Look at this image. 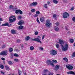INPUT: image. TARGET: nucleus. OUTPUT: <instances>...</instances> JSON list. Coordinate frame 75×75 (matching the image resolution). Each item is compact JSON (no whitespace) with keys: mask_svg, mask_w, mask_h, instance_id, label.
Returning a JSON list of instances; mask_svg holds the SVG:
<instances>
[{"mask_svg":"<svg viewBox=\"0 0 75 75\" xmlns=\"http://www.w3.org/2000/svg\"><path fill=\"white\" fill-rule=\"evenodd\" d=\"M56 16H57V15H56V14H55L53 15V17H55Z\"/></svg>","mask_w":75,"mask_h":75,"instance_id":"obj_54","label":"nucleus"},{"mask_svg":"<svg viewBox=\"0 0 75 75\" xmlns=\"http://www.w3.org/2000/svg\"><path fill=\"white\" fill-rule=\"evenodd\" d=\"M70 74L75 75V73L73 71H70Z\"/></svg>","mask_w":75,"mask_h":75,"instance_id":"obj_31","label":"nucleus"},{"mask_svg":"<svg viewBox=\"0 0 75 75\" xmlns=\"http://www.w3.org/2000/svg\"><path fill=\"white\" fill-rule=\"evenodd\" d=\"M15 17V16H10V17H9V18H13V17Z\"/></svg>","mask_w":75,"mask_h":75,"instance_id":"obj_52","label":"nucleus"},{"mask_svg":"<svg viewBox=\"0 0 75 75\" xmlns=\"http://www.w3.org/2000/svg\"><path fill=\"white\" fill-rule=\"evenodd\" d=\"M55 24L56 25H59V23H55Z\"/></svg>","mask_w":75,"mask_h":75,"instance_id":"obj_50","label":"nucleus"},{"mask_svg":"<svg viewBox=\"0 0 75 75\" xmlns=\"http://www.w3.org/2000/svg\"><path fill=\"white\" fill-rule=\"evenodd\" d=\"M12 7H13V6L12 5H10L9 6V8H11Z\"/></svg>","mask_w":75,"mask_h":75,"instance_id":"obj_58","label":"nucleus"},{"mask_svg":"<svg viewBox=\"0 0 75 75\" xmlns=\"http://www.w3.org/2000/svg\"><path fill=\"white\" fill-rule=\"evenodd\" d=\"M16 43H18V44H19L21 42V40L20 39H18L16 40Z\"/></svg>","mask_w":75,"mask_h":75,"instance_id":"obj_17","label":"nucleus"},{"mask_svg":"<svg viewBox=\"0 0 75 75\" xmlns=\"http://www.w3.org/2000/svg\"><path fill=\"white\" fill-rule=\"evenodd\" d=\"M11 33L12 34H15L16 33V30L14 29H12L11 30Z\"/></svg>","mask_w":75,"mask_h":75,"instance_id":"obj_12","label":"nucleus"},{"mask_svg":"<svg viewBox=\"0 0 75 75\" xmlns=\"http://www.w3.org/2000/svg\"><path fill=\"white\" fill-rule=\"evenodd\" d=\"M47 3L48 4H50V2L48 1L47 2Z\"/></svg>","mask_w":75,"mask_h":75,"instance_id":"obj_64","label":"nucleus"},{"mask_svg":"<svg viewBox=\"0 0 75 75\" xmlns=\"http://www.w3.org/2000/svg\"><path fill=\"white\" fill-rule=\"evenodd\" d=\"M48 75V74L47 73H45V74L44 73H43V75Z\"/></svg>","mask_w":75,"mask_h":75,"instance_id":"obj_60","label":"nucleus"},{"mask_svg":"<svg viewBox=\"0 0 75 75\" xmlns=\"http://www.w3.org/2000/svg\"><path fill=\"white\" fill-rule=\"evenodd\" d=\"M71 74V71H70L67 72L68 74Z\"/></svg>","mask_w":75,"mask_h":75,"instance_id":"obj_59","label":"nucleus"},{"mask_svg":"<svg viewBox=\"0 0 75 75\" xmlns=\"http://www.w3.org/2000/svg\"><path fill=\"white\" fill-rule=\"evenodd\" d=\"M19 13L20 14H23V12L21 10L19 11Z\"/></svg>","mask_w":75,"mask_h":75,"instance_id":"obj_45","label":"nucleus"},{"mask_svg":"<svg viewBox=\"0 0 75 75\" xmlns=\"http://www.w3.org/2000/svg\"><path fill=\"white\" fill-rule=\"evenodd\" d=\"M0 68L1 69H3L4 68V66L3 65L0 64Z\"/></svg>","mask_w":75,"mask_h":75,"instance_id":"obj_24","label":"nucleus"},{"mask_svg":"<svg viewBox=\"0 0 75 75\" xmlns=\"http://www.w3.org/2000/svg\"><path fill=\"white\" fill-rule=\"evenodd\" d=\"M39 50H44V48L42 47H39Z\"/></svg>","mask_w":75,"mask_h":75,"instance_id":"obj_44","label":"nucleus"},{"mask_svg":"<svg viewBox=\"0 0 75 75\" xmlns=\"http://www.w3.org/2000/svg\"><path fill=\"white\" fill-rule=\"evenodd\" d=\"M44 7L46 8H48V7L47 6V4H45V5H44Z\"/></svg>","mask_w":75,"mask_h":75,"instance_id":"obj_34","label":"nucleus"},{"mask_svg":"<svg viewBox=\"0 0 75 75\" xmlns=\"http://www.w3.org/2000/svg\"><path fill=\"white\" fill-rule=\"evenodd\" d=\"M48 75H53V74L51 73H50Z\"/></svg>","mask_w":75,"mask_h":75,"instance_id":"obj_57","label":"nucleus"},{"mask_svg":"<svg viewBox=\"0 0 75 75\" xmlns=\"http://www.w3.org/2000/svg\"><path fill=\"white\" fill-rule=\"evenodd\" d=\"M6 45H3L2 46V48H6Z\"/></svg>","mask_w":75,"mask_h":75,"instance_id":"obj_42","label":"nucleus"},{"mask_svg":"<svg viewBox=\"0 0 75 75\" xmlns=\"http://www.w3.org/2000/svg\"><path fill=\"white\" fill-rule=\"evenodd\" d=\"M51 62H52V61L51 60H47L46 61V63L48 65H50Z\"/></svg>","mask_w":75,"mask_h":75,"instance_id":"obj_16","label":"nucleus"},{"mask_svg":"<svg viewBox=\"0 0 75 75\" xmlns=\"http://www.w3.org/2000/svg\"><path fill=\"white\" fill-rule=\"evenodd\" d=\"M69 17V14L67 12H64V13H63V17L64 18H67V17Z\"/></svg>","mask_w":75,"mask_h":75,"instance_id":"obj_6","label":"nucleus"},{"mask_svg":"<svg viewBox=\"0 0 75 75\" xmlns=\"http://www.w3.org/2000/svg\"><path fill=\"white\" fill-rule=\"evenodd\" d=\"M48 71V70L45 69L44 71V73H43V74H47V72Z\"/></svg>","mask_w":75,"mask_h":75,"instance_id":"obj_29","label":"nucleus"},{"mask_svg":"<svg viewBox=\"0 0 75 75\" xmlns=\"http://www.w3.org/2000/svg\"><path fill=\"white\" fill-rule=\"evenodd\" d=\"M24 21L21 20L18 23V25H22V24H24Z\"/></svg>","mask_w":75,"mask_h":75,"instance_id":"obj_11","label":"nucleus"},{"mask_svg":"<svg viewBox=\"0 0 75 75\" xmlns=\"http://www.w3.org/2000/svg\"><path fill=\"white\" fill-rule=\"evenodd\" d=\"M66 67L69 70H72V69H73V67L70 64L67 65Z\"/></svg>","mask_w":75,"mask_h":75,"instance_id":"obj_3","label":"nucleus"},{"mask_svg":"<svg viewBox=\"0 0 75 75\" xmlns=\"http://www.w3.org/2000/svg\"><path fill=\"white\" fill-rule=\"evenodd\" d=\"M52 61L54 62H55V63H57V60H52Z\"/></svg>","mask_w":75,"mask_h":75,"instance_id":"obj_35","label":"nucleus"},{"mask_svg":"<svg viewBox=\"0 0 75 75\" xmlns=\"http://www.w3.org/2000/svg\"><path fill=\"white\" fill-rule=\"evenodd\" d=\"M63 60H64L66 62H68V59L66 57L64 58L63 59Z\"/></svg>","mask_w":75,"mask_h":75,"instance_id":"obj_23","label":"nucleus"},{"mask_svg":"<svg viewBox=\"0 0 75 75\" xmlns=\"http://www.w3.org/2000/svg\"><path fill=\"white\" fill-rule=\"evenodd\" d=\"M70 42L71 43H73L74 42V39H71L70 40Z\"/></svg>","mask_w":75,"mask_h":75,"instance_id":"obj_28","label":"nucleus"},{"mask_svg":"<svg viewBox=\"0 0 75 75\" xmlns=\"http://www.w3.org/2000/svg\"><path fill=\"white\" fill-rule=\"evenodd\" d=\"M1 59L2 60H3V61H4L5 60V59L3 57L1 58Z\"/></svg>","mask_w":75,"mask_h":75,"instance_id":"obj_55","label":"nucleus"},{"mask_svg":"<svg viewBox=\"0 0 75 75\" xmlns=\"http://www.w3.org/2000/svg\"><path fill=\"white\" fill-rule=\"evenodd\" d=\"M32 41H37V42H40V44H42V42L40 40V39L37 38H35L34 39H31Z\"/></svg>","mask_w":75,"mask_h":75,"instance_id":"obj_4","label":"nucleus"},{"mask_svg":"<svg viewBox=\"0 0 75 75\" xmlns=\"http://www.w3.org/2000/svg\"><path fill=\"white\" fill-rule=\"evenodd\" d=\"M53 2L55 4H57L58 3V1L57 0H53Z\"/></svg>","mask_w":75,"mask_h":75,"instance_id":"obj_21","label":"nucleus"},{"mask_svg":"<svg viewBox=\"0 0 75 75\" xmlns=\"http://www.w3.org/2000/svg\"><path fill=\"white\" fill-rule=\"evenodd\" d=\"M23 26L22 25H20L19 26V28L20 29H23Z\"/></svg>","mask_w":75,"mask_h":75,"instance_id":"obj_33","label":"nucleus"},{"mask_svg":"<svg viewBox=\"0 0 75 75\" xmlns=\"http://www.w3.org/2000/svg\"><path fill=\"white\" fill-rule=\"evenodd\" d=\"M14 61H16V62H17L18 60V59H14Z\"/></svg>","mask_w":75,"mask_h":75,"instance_id":"obj_53","label":"nucleus"},{"mask_svg":"<svg viewBox=\"0 0 75 75\" xmlns=\"http://www.w3.org/2000/svg\"><path fill=\"white\" fill-rule=\"evenodd\" d=\"M1 72V74H3V75H4V72L2 71H1L0 72Z\"/></svg>","mask_w":75,"mask_h":75,"instance_id":"obj_49","label":"nucleus"},{"mask_svg":"<svg viewBox=\"0 0 75 75\" xmlns=\"http://www.w3.org/2000/svg\"><path fill=\"white\" fill-rule=\"evenodd\" d=\"M45 18L44 17H41L40 18V20L41 22L43 23L45 21Z\"/></svg>","mask_w":75,"mask_h":75,"instance_id":"obj_13","label":"nucleus"},{"mask_svg":"<svg viewBox=\"0 0 75 75\" xmlns=\"http://www.w3.org/2000/svg\"><path fill=\"white\" fill-rule=\"evenodd\" d=\"M30 50H31V51H33L34 50V47L33 46H32L30 47Z\"/></svg>","mask_w":75,"mask_h":75,"instance_id":"obj_26","label":"nucleus"},{"mask_svg":"<svg viewBox=\"0 0 75 75\" xmlns=\"http://www.w3.org/2000/svg\"><path fill=\"white\" fill-rule=\"evenodd\" d=\"M66 0H63V2H64V3H65V2H67V1H66Z\"/></svg>","mask_w":75,"mask_h":75,"instance_id":"obj_61","label":"nucleus"},{"mask_svg":"<svg viewBox=\"0 0 75 75\" xmlns=\"http://www.w3.org/2000/svg\"><path fill=\"white\" fill-rule=\"evenodd\" d=\"M50 64L51 65H52V67H54V63H52V62Z\"/></svg>","mask_w":75,"mask_h":75,"instance_id":"obj_32","label":"nucleus"},{"mask_svg":"<svg viewBox=\"0 0 75 75\" xmlns=\"http://www.w3.org/2000/svg\"><path fill=\"white\" fill-rule=\"evenodd\" d=\"M71 10H74V7H72L71 8Z\"/></svg>","mask_w":75,"mask_h":75,"instance_id":"obj_62","label":"nucleus"},{"mask_svg":"<svg viewBox=\"0 0 75 75\" xmlns=\"http://www.w3.org/2000/svg\"><path fill=\"white\" fill-rule=\"evenodd\" d=\"M75 57V52H74L72 54L71 57L72 58H74V57Z\"/></svg>","mask_w":75,"mask_h":75,"instance_id":"obj_27","label":"nucleus"},{"mask_svg":"<svg viewBox=\"0 0 75 75\" xmlns=\"http://www.w3.org/2000/svg\"><path fill=\"white\" fill-rule=\"evenodd\" d=\"M37 21L38 24H40V22L39 21V20H38V18H37Z\"/></svg>","mask_w":75,"mask_h":75,"instance_id":"obj_39","label":"nucleus"},{"mask_svg":"<svg viewBox=\"0 0 75 75\" xmlns=\"http://www.w3.org/2000/svg\"><path fill=\"white\" fill-rule=\"evenodd\" d=\"M13 21H16V18H14L13 19Z\"/></svg>","mask_w":75,"mask_h":75,"instance_id":"obj_51","label":"nucleus"},{"mask_svg":"<svg viewBox=\"0 0 75 75\" xmlns=\"http://www.w3.org/2000/svg\"><path fill=\"white\" fill-rule=\"evenodd\" d=\"M37 4H38V3L37 2H35L32 3L30 4V6H33L34 7L37 6Z\"/></svg>","mask_w":75,"mask_h":75,"instance_id":"obj_8","label":"nucleus"},{"mask_svg":"<svg viewBox=\"0 0 75 75\" xmlns=\"http://www.w3.org/2000/svg\"><path fill=\"white\" fill-rule=\"evenodd\" d=\"M59 44H60V45L61 46V47H63V44H64V42L63 40H61L59 39Z\"/></svg>","mask_w":75,"mask_h":75,"instance_id":"obj_9","label":"nucleus"},{"mask_svg":"<svg viewBox=\"0 0 75 75\" xmlns=\"http://www.w3.org/2000/svg\"><path fill=\"white\" fill-rule=\"evenodd\" d=\"M3 21V20L2 19L0 18V21Z\"/></svg>","mask_w":75,"mask_h":75,"instance_id":"obj_56","label":"nucleus"},{"mask_svg":"<svg viewBox=\"0 0 75 75\" xmlns=\"http://www.w3.org/2000/svg\"><path fill=\"white\" fill-rule=\"evenodd\" d=\"M57 51H55V50H52L50 51V54L51 55H57Z\"/></svg>","mask_w":75,"mask_h":75,"instance_id":"obj_1","label":"nucleus"},{"mask_svg":"<svg viewBox=\"0 0 75 75\" xmlns=\"http://www.w3.org/2000/svg\"><path fill=\"white\" fill-rule=\"evenodd\" d=\"M56 47L57 48H58L59 47V44H57L56 45Z\"/></svg>","mask_w":75,"mask_h":75,"instance_id":"obj_36","label":"nucleus"},{"mask_svg":"<svg viewBox=\"0 0 75 75\" xmlns=\"http://www.w3.org/2000/svg\"><path fill=\"white\" fill-rule=\"evenodd\" d=\"M11 57H12V56H13V54H12V53H11Z\"/></svg>","mask_w":75,"mask_h":75,"instance_id":"obj_63","label":"nucleus"},{"mask_svg":"<svg viewBox=\"0 0 75 75\" xmlns=\"http://www.w3.org/2000/svg\"><path fill=\"white\" fill-rule=\"evenodd\" d=\"M9 21H10L9 22L10 23H13V19H11V18H9Z\"/></svg>","mask_w":75,"mask_h":75,"instance_id":"obj_22","label":"nucleus"},{"mask_svg":"<svg viewBox=\"0 0 75 75\" xmlns=\"http://www.w3.org/2000/svg\"><path fill=\"white\" fill-rule=\"evenodd\" d=\"M60 66L59 65H56L55 68L54 69L55 71H57L58 69H59V68Z\"/></svg>","mask_w":75,"mask_h":75,"instance_id":"obj_14","label":"nucleus"},{"mask_svg":"<svg viewBox=\"0 0 75 75\" xmlns=\"http://www.w3.org/2000/svg\"><path fill=\"white\" fill-rule=\"evenodd\" d=\"M38 32L36 31L35 32V35H38Z\"/></svg>","mask_w":75,"mask_h":75,"instance_id":"obj_43","label":"nucleus"},{"mask_svg":"<svg viewBox=\"0 0 75 75\" xmlns=\"http://www.w3.org/2000/svg\"><path fill=\"white\" fill-rule=\"evenodd\" d=\"M14 55L15 57H18V55L17 54L15 53L14 54Z\"/></svg>","mask_w":75,"mask_h":75,"instance_id":"obj_47","label":"nucleus"},{"mask_svg":"<svg viewBox=\"0 0 75 75\" xmlns=\"http://www.w3.org/2000/svg\"><path fill=\"white\" fill-rule=\"evenodd\" d=\"M5 68H6V70H10L9 67L8 66V65H5Z\"/></svg>","mask_w":75,"mask_h":75,"instance_id":"obj_15","label":"nucleus"},{"mask_svg":"<svg viewBox=\"0 0 75 75\" xmlns=\"http://www.w3.org/2000/svg\"><path fill=\"white\" fill-rule=\"evenodd\" d=\"M20 11V10H16L15 12V13L16 14H18V13H19Z\"/></svg>","mask_w":75,"mask_h":75,"instance_id":"obj_25","label":"nucleus"},{"mask_svg":"<svg viewBox=\"0 0 75 75\" xmlns=\"http://www.w3.org/2000/svg\"><path fill=\"white\" fill-rule=\"evenodd\" d=\"M9 51L10 52H13V48H11L9 49Z\"/></svg>","mask_w":75,"mask_h":75,"instance_id":"obj_30","label":"nucleus"},{"mask_svg":"<svg viewBox=\"0 0 75 75\" xmlns=\"http://www.w3.org/2000/svg\"><path fill=\"white\" fill-rule=\"evenodd\" d=\"M47 23H46V27H50L51 25V23H50V20H47L46 21Z\"/></svg>","mask_w":75,"mask_h":75,"instance_id":"obj_5","label":"nucleus"},{"mask_svg":"<svg viewBox=\"0 0 75 75\" xmlns=\"http://www.w3.org/2000/svg\"><path fill=\"white\" fill-rule=\"evenodd\" d=\"M30 38V36H27L25 38V40L26 41H28V40H29V39Z\"/></svg>","mask_w":75,"mask_h":75,"instance_id":"obj_19","label":"nucleus"},{"mask_svg":"<svg viewBox=\"0 0 75 75\" xmlns=\"http://www.w3.org/2000/svg\"><path fill=\"white\" fill-rule=\"evenodd\" d=\"M31 11L34 13V12H35V9H33L31 10Z\"/></svg>","mask_w":75,"mask_h":75,"instance_id":"obj_37","label":"nucleus"},{"mask_svg":"<svg viewBox=\"0 0 75 75\" xmlns=\"http://www.w3.org/2000/svg\"><path fill=\"white\" fill-rule=\"evenodd\" d=\"M62 47V49L63 51H66V50H68V44H66L64 46V47L63 46Z\"/></svg>","mask_w":75,"mask_h":75,"instance_id":"obj_2","label":"nucleus"},{"mask_svg":"<svg viewBox=\"0 0 75 75\" xmlns=\"http://www.w3.org/2000/svg\"><path fill=\"white\" fill-rule=\"evenodd\" d=\"M40 12L39 11H37L36 12V14H40Z\"/></svg>","mask_w":75,"mask_h":75,"instance_id":"obj_46","label":"nucleus"},{"mask_svg":"<svg viewBox=\"0 0 75 75\" xmlns=\"http://www.w3.org/2000/svg\"><path fill=\"white\" fill-rule=\"evenodd\" d=\"M44 38H45V35H42V40H43L44 39Z\"/></svg>","mask_w":75,"mask_h":75,"instance_id":"obj_48","label":"nucleus"},{"mask_svg":"<svg viewBox=\"0 0 75 75\" xmlns=\"http://www.w3.org/2000/svg\"><path fill=\"white\" fill-rule=\"evenodd\" d=\"M0 55H7V51H2L0 53Z\"/></svg>","mask_w":75,"mask_h":75,"instance_id":"obj_7","label":"nucleus"},{"mask_svg":"<svg viewBox=\"0 0 75 75\" xmlns=\"http://www.w3.org/2000/svg\"><path fill=\"white\" fill-rule=\"evenodd\" d=\"M72 20L73 21H74L75 22V17H73L72 18Z\"/></svg>","mask_w":75,"mask_h":75,"instance_id":"obj_40","label":"nucleus"},{"mask_svg":"<svg viewBox=\"0 0 75 75\" xmlns=\"http://www.w3.org/2000/svg\"><path fill=\"white\" fill-rule=\"evenodd\" d=\"M2 26H8V27H11V24H10V25H9L8 23H6L4 24H2Z\"/></svg>","mask_w":75,"mask_h":75,"instance_id":"obj_10","label":"nucleus"},{"mask_svg":"<svg viewBox=\"0 0 75 75\" xmlns=\"http://www.w3.org/2000/svg\"><path fill=\"white\" fill-rule=\"evenodd\" d=\"M18 20H20V19L21 18V16H18Z\"/></svg>","mask_w":75,"mask_h":75,"instance_id":"obj_38","label":"nucleus"},{"mask_svg":"<svg viewBox=\"0 0 75 75\" xmlns=\"http://www.w3.org/2000/svg\"><path fill=\"white\" fill-rule=\"evenodd\" d=\"M54 29L56 31H58L59 30V28L57 26L54 27Z\"/></svg>","mask_w":75,"mask_h":75,"instance_id":"obj_18","label":"nucleus"},{"mask_svg":"<svg viewBox=\"0 0 75 75\" xmlns=\"http://www.w3.org/2000/svg\"><path fill=\"white\" fill-rule=\"evenodd\" d=\"M8 63L10 65H11L13 64V62L11 61H8Z\"/></svg>","mask_w":75,"mask_h":75,"instance_id":"obj_20","label":"nucleus"},{"mask_svg":"<svg viewBox=\"0 0 75 75\" xmlns=\"http://www.w3.org/2000/svg\"><path fill=\"white\" fill-rule=\"evenodd\" d=\"M18 72L19 75H21V71H20V70H19Z\"/></svg>","mask_w":75,"mask_h":75,"instance_id":"obj_41","label":"nucleus"}]
</instances>
